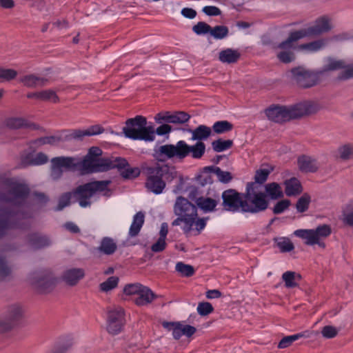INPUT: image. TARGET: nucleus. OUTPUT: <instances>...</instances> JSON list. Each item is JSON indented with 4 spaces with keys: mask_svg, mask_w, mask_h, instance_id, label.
Listing matches in <instances>:
<instances>
[{
    "mask_svg": "<svg viewBox=\"0 0 353 353\" xmlns=\"http://www.w3.org/2000/svg\"><path fill=\"white\" fill-rule=\"evenodd\" d=\"M232 125L227 121H217L213 125V130L218 134L224 133L230 131Z\"/></svg>",
    "mask_w": 353,
    "mask_h": 353,
    "instance_id": "603ef678",
    "label": "nucleus"
},
{
    "mask_svg": "<svg viewBox=\"0 0 353 353\" xmlns=\"http://www.w3.org/2000/svg\"><path fill=\"white\" fill-rule=\"evenodd\" d=\"M203 12L208 16H217L221 14V10L216 6H209L203 8Z\"/></svg>",
    "mask_w": 353,
    "mask_h": 353,
    "instance_id": "338daca9",
    "label": "nucleus"
},
{
    "mask_svg": "<svg viewBox=\"0 0 353 353\" xmlns=\"http://www.w3.org/2000/svg\"><path fill=\"white\" fill-rule=\"evenodd\" d=\"M214 173L216 175L218 179L223 183H228L232 179V176L230 172L223 171L219 168H215Z\"/></svg>",
    "mask_w": 353,
    "mask_h": 353,
    "instance_id": "bf43d9fd",
    "label": "nucleus"
},
{
    "mask_svg": "<svg viewBox=\"0 0 353 353\" xmlns=\"http://www.w3.org/2000/svg\"><path fill=\"white\" fill-rule=\"evenodd\" d=\"M24 310L19 304H12L7 307L4 320H0V332L10 330L23 317Z\"/></svg>",
    "mask_w": 353,
    "mask_h": 353,
    "instance_id": "4468645a",
    "label": "nucleus"
},
{
    "mask_svg": "<svg viewBox=\"0 0 353 353\" xmlns=\"http://www.w3.org/2000/svg\"><path fill=\"white\" fill-rule=\"evenodd\" d=\"M117 245L114 240L110 237H104L101 241L97 250L106 255L112 254L117 250Z\"/></svg>",
    "mask_w": 353,
    "mask_h": 353,
    "instance_id": "473e14b6",
    "label": "nucleus"
},
{
    "mask_svg": "<svg viewBox=\"0 0 353 353\" xmlns=\"http://www.w3.org/2000/svg\"><path fill=\"white\" fill-rule=\"evenodd\" d=\"M31 285L40 293H48L55 287L57 279L49 270L33 273L30 278Z\"/></svg>",
    "mask_w": 353,
    "mask_h": 353,
    "instance_id": "9d476101",
    "label": "nucleus"
},
{
    "mask_svg": "<svg viewBox=\"0 0 353 353\" xmlns=\"http://www.w3.org/2000/svg\"><path fill=\"white\" fill-rule=\"evenodd\" d=\"M73 196L72 192H68L63 193L59 199V203L57 207V210H61L65 207L68 206L70 204V200Z\"/></svg>",
    "mask_w": 353,
    "mask_h": 353,
    "instance_id": "6e6d98bb",
    "label": "nucleus"
},
{
    "mask_svg": "<svg viewBox=\"0 0 353 353\" xmlns=\"http://www.w3.org/2000/svg\"><path fill=\"white\" fill-rule=\"evenodd\" d=\"M6 125L10 129L26 128L30 130H37L39 128V126L36 123L23 118H9L6 119Z\"/></svg>",
    "mask_w": 353,
    "mask_h": 353,
    "instance_id": "b1692460",
    "label": "nucleus"
},
{
    "mask_svg": "<svg viewBox=\"0 0 353 353\" xmlns=\"http://www.w3.org/2000/svg\"><path fill=\"white\" fill-rule=\"evenodd\" d=\"M192 30L196 34H204L207 33H210L211 27L206 23L201 21L193 26Z\"/></svg>",
    "mask_w": 353,
    "mask_h": 353,
    "instance_id": "13d9d810",
    "label": "nucleus"
},
{
    "mask_svg": "<svg viewBox=\"0 0 353 353\" xmlns=\"http://www.w3.org/2000/svg\"><path fill=\"white\" fill-rule=\"evenodd\" d=\"M28 99H35L52 103H57L60 99L57 92L52 89L42 90L38 92H29L27 94Z\"/></svg>",
    "mask_w": 353,
    "mask_h": 353,
    "instance_id": "4be33fe9",
    "label": "nucleus"
},
{
    "mask_svg": "<svg viewBox=\"0 0 353 353\" xmlns=\"http://www.w3.org/2000/svg\"><path fill=\"white\" fill-rule=\"evenodd\" d=\"M292 74L298 83L305 88L316 85L320 80L323 71H311L303 67H298L292 70Z\"/></svg>",
    "mask_w": 353,
    "mask_h": 353,
    "instance_id": "ddd939ff",
    "label": "nucleus"
},
{
    "mask_svg": "<svg viewBox=\"0 0 353 353\" xmlns=\"http://www.w3.org/2000/svg\"><path fill=\"white\" fill-rule=\"evenodd\" d=\"M300 39H302L299 37V34L295 30L291 32L288 39L278 46L279 51L276 56L280 61L288 63L294 60L295 55L293 50H296V43Z\"/></svg>",
    "mask_w": 353,
    "mask_h": 353,
    "instance_id": "9b49d317",
    "label": "nucleus"
},
{
    "mask_svg": "<svg viewBox=\"0 0 353 353\" xmlns=\"http://www.w3.org/2000/svg\"><path fill=\"white\" fill-rule=\"evenodd\" d=\"M30 194L26 185L12 183L6 193H0V237L10 229L26 228V221L32 217L30 212L16 211L10 205H21Z\"/></svg>",
    "mask_w": 353,
    "mask_h": 353,
    "instance_id": "f257e3e1",
    "label": "nucleus"
},
{
    "mask_svg": "<svg viewBox=\"0 0 353 353\" xmlns=\"http://www.w3.org/2000/svg\"><path fill=\"white\" fill-rule=\"evenodd\" d=\"M276 245L279 250L283 252H290L294 248L293 243L287 238L279 239L276 241Z\"/></svg>",
    "mask_w": 353,
    "mask_h": 353,
    "instance_id": "864d4df0",
    "label": "nucleus"
},
{
    "mask_svg": "<svg viewBox=\"0 0 353 353\" xmlns=\"http://www.w3.org/2000/svg\"><path fill=\"white\" fill-rule=\"evenodd\" d=\"M168 233V225L167 223H163L161 225L159 231V236L157 241L152 245L151 250L154 252H160L163 251L166 248V237Z\"/></svg>",
    "mask_w": 353,
    "mask_h": 353,
    "instance_id": "cd10ccee",
    "label": "nucleus"
},
{
    "mask_svg": "<svg viewBox=\"0 0 353 353\" xmlns=\"http://www.w3.org/2000/svg\"><path fill=\"white\" fill-rule=\"evenodd\" d=\"M336 158L343 162H347L353 159V143H346L340 145L335 152Z\"/></svg>",
    "mask_w": 353,
    "mask_h": 353,
    "instance_id": "bb28decb",
    "label": "nucleus"
},
{
    "mask_svg": "<svg viewBox=\"0 0 353 353\" xmlns=\"http://www.w3.org/2000/svg\"><path fill=\"white\" fill-rule=\"evenodd\" d=\"M154 299V294L147 287L139 283L134 284V302L141 306L150 303Z\"/></svg>",
    "mask_w": 353,
    "mask_h": 353,
    "instance_id": "aec40b11",
    "label": "nucleus"
},
{
    "mask_svg": "<svg viewBox=\"0 0 353 353\" xmlns=\"http://www.w3.org/2000/svg\"><path fill=\"white\" fill-rule=\"evenodd\" d=\"M322 335L327 339H331L336 336L338 334V330L336 327L327 325L323 327L321 330Z\"/></svg>",
    "mask_w": 353,
    "mask_h": 353,
    "instance_id": "680f3d73",
    "label": "nucleus"
},
{
    "mask_svg": "<svg viewBox=\"0 0 353 353\" xmlns=\"http://www.w3.org/2000/svg\"><path fill=\"white\" fill-rule=\"evenodd\" d=\"M291 202L288 199H283L279 202H277L274 208L273 212L275 214H281L285 212L288 208L290 206Z\"/></svg>",
    "mask_w": 353,
    "mask_h": 353,
    "instance_id": "4d7b16f0",
    "label": "nucleus"
},
{
    "mask_svg": "<svg viewBox=\"0 0 353 353\" xmlns=\"http://www.w3.org/2000/svg\"><path fill=\"white\" fill-rule=\"evenodd\" d=\"M177 218L172 225L177 226L183 223L182 230L187 235H198L205 228L206 219L199 218L196 207L183 196H178L173 208Z\"/></svg>",
    "mask_w": 353,
    "mask_h": 353,
    "instance_id": "f03ea898",
    "label": "nucleus"
},
{
    "mask_svg": "<svg viewBox=\"0 0 353 353\" xmlns=\"http://www.w3.org/2000/svg\"><path fill=\"white\" fill-rule=\"evenodd\" d=\"M72 345L70 341L65 343L58 345L52 353H65Z\"/></svg>",
    "mask_w": 353,
    "mask_h": 353,
    "instance_id": "774afa93",
    "label": "nucleus"
},
{
    "mask_svg": "<svg viewBox=\"0 0 353 353\" xmlns=\"http://www.w3.org/2000/svg\"><path fill=\"white\" fill-rule=\"evenodd\" d=\"M28 245L34 250L44 248L50 245V240L45 235L32 233L28 236Z\"/></svg>",
    "mask_w": 353,
    "mask_h": 353,
    "instance_id": "393cba45",
    "label": "nucleus"
},
{
    "mask_svg": "<svg viewBox=\"0 0 353 353\" xmlns=\"http://www.w3.org/2000/svg\"><path fill=\"white\" fill-rule=\"evenodd\" d=\"M196 203L203 211L212 212L216 208L218 201L209 197L201 196L196 199Z\"/></svg>",
    "mask_w": 353,
    "mask_h": 353,
    "instance_id": "c9c22d12",
    "label": "nucleus"
},
{
    "mask_svg": "<svg viewBox=\"0 0 353 353\" xmlns=\"http://www.w3.org/2000/svg\"><path fill=\"white\" fill-rule=\"evenodd\" d=\"M196 332V328L189 325H184L179 323L174 330V338L179 339L181 336H191Z\"/></svg>",
    "mask_w": 353,
    "mask_h": 353,
    "instance_id": "f704fd0d",
    "label": "nucleus"
},
{
    "mask_svg": "<svg viewBox=\"0 0 353 353\" xmlns=\"http://www.w3.org/2000/svg\"><path fill=\"white\" fill-rule=\"evenodd\" d=\"M145 221V214L142 212H137L134 216V236L137 235L142 228Z\"/></svg>",
    "mask_w": 353,
    "mask_h": 353,
    "instance_id": "5fc2aeb1",
    "label": "nucleus"
},
{
    "mask_svg": "<svg viewBox=\"0 0 353 353\" xmlns=\"http://www.w3.org/2000/svg\"><path fill=\"white\" fill-rule=\"evenodd\" d=\"M85 133V130H74L67 135V138L68 139H81L83 137L87 136Z\"/></svg>",
    "mask_w": 353,
    "mask_h": 353,
    "instance_id": "69168bd1",
    "label": "nucleus"
},
{
    "mask_svg": "<svg viewBox=\"0 0 353 353\" xmlns=\"http://www.w3.org/2000/svg\"><path fill=\"white\" fill-rule=\"evenodd\" d=\"M192 140H204L211 134V129L205 125H200L192 131Z\"/></svg>",
    "mask_w": 353,
    "mask_h": 353,
    "instance_id": "58836bf2",
    "label": "nucleus"
},
{
    "mask_svg": "<svg viewBox=\"0 0 353 353\" xmlns=\"http://www.w3.org/2000/svg\"><path fill=\"white\" fill-rule=\"evenodd\" d=\"M110 183L109 180L95 181L79 185L72 191L73 197L81 207L86 208L90 205V199L96 192L109 191Z\"/></svg>",
    "mask_w": 353,
    "mask_h": 353,
    "instance_id": "0eeeda50",
    "label": "nucleus"
},
{
    "mask_svg": "<svg viewBox=\"0 0 353 353\" xmlns=\"http://www.w3.org/2000/svg\"><path fill=\"white\" fill-rule=\"evenodd\" d=\"M273 171V168L270 165H265L257 170L255 173L254 180L256 185L264 183L269 174Z\"/></svg>",
    "mask_w": 353,
    "mask_h": 353,
    "instance_id": "4c0bfd02",
    "label": "nucleus"
},
{
    "mask_svg": "<svg viewBox=\"0 0 353 353\" xmlns=\"http://www.w3.org/2000/svg\"><path fill=\"white\" fill-rule=\"evenodd\" d=\"M331 228L328 225H321L315 229H299L294 232V235L304 240L308 245H318L325 248L323 239L327 237L331 234Z\"/></svg>",
    "mask_w": 353,
    "mask_h": 353,
    "instance_id": "6e6552de",
    "label": "nucleus"
},
{
    "mask_svg": "<svg viewBox=\"0 0 353 353\" xmlns=\"http://www.w3.org/2000/svg\"><path fill=\"white\" fill-rule=\"evenodd\" d=\"M333 26L331 19L327 17L317 19L313 25L296 30L301 39L317 36L329 32Z\"/></svg>",
    "mask_w": 353,
    "mask_h": 353,
    "instance_id": "f8f14e48",
    "label": "nucleus"
},
{
    "mask_svg": "<svg viewBox=\"0 0 353 353\" xmlns=\"http://www.w3.org/2000/svg\"><path fill=\"white\" fill-rule=\"evenodd\" d=\"M223 206L225 210L232 212L242 211L243 199L236 190L230 189L222 194Z\"/></svg>",
    "mask_w": 353,
    "mask_h": 353,
    "instance_id": "dca6fc26",
    "label": "nucleus"
},
{
    "mask_svg": "<svg viewBox=\"0 0 353 353\" xmlns=\"http://www.w3.org/2000/svg\"><path fill=\"white\" fill-rule=\"evenodd\" d=\"M228 28L224 26H216L214 28H211L210 34L216 39H222L225 38L228 34Z\"/></svg>",
    "mask_w": 353,
    "mask_h": 353,
    "instance_id": "8fccbe9b",
    "label": "nucleus"
},
{
    "mask_svg": "<svg viewBox=\"0 0 353 353\" xmlns=\"http://www.w3.org/2000/svg\"><path fill=\"white\" fill-rule=\"evenodd\" d=\"M134 139L152 141L154 139V130L146 126L145 119L139 116L134 118Z\"/></svg>",
    "mask_w": 353,
    "mask_h": 353,
    "instance_id": "f3484780",
    "label": "nucleus"
},
{
    "mask_svg": "<svg viewBox=\"0 0 353 353\" xmlns=\"http://www.w3.org/2000/svg\"><path fill=\"white\" fill-rule=\"evenodd\" d=\"M176 175V171L174 168L165 164H158L150 169L146 188L156 194H161L165 187V181H172Z\"/></svg>",
    "mask_w": 353,
    "mask_h": 353,
    "instance_id": "39448f33",
    "label": "nucleus"
},
{
    "mask_svg": "<svg viewBox=\"0 0 353 353\" xmlns=\"http://www.w3.org/2000/svg\"><path fill=\"white\" fill-rule=\"evenodd\" d=\"M310 112H265L268 119L275 123H285L309 116Z\"/></svg>",
    "mask_w": 353,
    "mask_h": 353,
    "instance_id": "a211bd4d",
    "label": "nucleus"
},
{
    "mask_svg": "<svg viewBox=\"0 0 353 353\" xmlns=\"http://www.w3.org/2000/svg\"><path fill=\"white\" fill-rule=\"evenodd\" d=\"M190 115L185 112H174V114L166 117L165 121L172 123H183L188 121Z\"/></svg>",
    "mask_w": 353,
    "mask_h": 353,
    "instance_id": "ea45409f",
    "label": "nucleus"
},
{
    "mask_svg": "<svg viewBox=\"0 0 353 353\" xmlns=\"http://www.w3.org/2000/svg\"><path fill=\"white\" fill-rule=\"evenodd\" d=\"M343 221L353 225V201H350L343 209Z\"/></svg>",
    "mask_w": 353,
    "mask_h": 353,
    "instance_id": "a18cd8bd",
    "label": "nucleus"
},
{
    "mask_svg": "<svg viewBox=\"0 0 353 353\" xmlns=\"http://www.w3.org/2000/svg\"><path fill=\"white\" fill-rule=\"evenodd\" d=\"M19 82L28 88H42L50 83V79L36 73H26L19 78Z\"/></svg>",
    "mask_w": 353,
    "mask_h": 353,
    "instance_id": "6ab92c4d",
    "label": "nucleus"
},
{
    "mask_svg": "<svg viewBox=\"0 0 353 353\" xmlns=\"http://www.w3.org/2000/svg\"><path fill=\"white\" fill-rule=\"evenodd\" d=\"M119 277L110 276L105 281L100 283L99 290L103 292H108L114 288H116L119 283Z\"/></svg>",
    "mask_w": 353,
    "mask_h": 353,
    "instance_id": "79ce46f5",
    "label": "nucleus"
},
{
    "mask_svg": "<svg viewBox=\"0 0 353 353\" xmlns=\"http://www.w3.org/2000/svg\"><path fill=\"white\" fill-rule=\"evenodd\" d=\"M76 159L70 157H58L51 159L50 176L54 180L60 179L63 169L72 170L78 167Z\"/></svg>",
    "mask_w": 353,
    "mask_h": 353,
    "instance_id": "2eb2a0df",
    "label": "nucleus"
},
{
    "mask_svg": "<svg viewBox=\"0 0 353 353\" xmlns=\"http://www.w3.org/2000/svg\"><path fill=\"white\" fill-rule=\"evenodd\" d=\"M205 151V145L201 141L197 142L194 145H189L184 141H179L176 145L167 144L160 146L156 150L155 155L160 161L172 158L183 159L190 154L194 159H200Z\"/></svg>",
    "mask_w": 353,
    "mask_h": 353,
    "instance_id": "20e7f679",
    "label": "nucleus"
},
{
    "mask_svg": "<svg viewBox=\"0 0 353 353\" xmlns=\"http://www.w3.org/2000/svg\"><path fill=\"white\" fill-rule=\"evenodd\" d=\"M176 270L183 276H190L194 272V268L192 265L179 262L176 264Z\"/></svg>",
    "mask_w": 353,
    "mask_h": 353,
    "instance_id": "3c124183",
    "label": "nucleus"
},
{
    "mask_svg": "<svg viewBox=\"0 0 353 353\" xmlns=\"http://www.w3.org/2000/svg\"><path fill=\"white\" fill-rule=\"evenodd\" d=\"M304 333H299L294 335L287 336L283 338L278 345V347L283 349L289 347L295 341L305 336Z\"/></svg>",
    "mask_w": 353,
    "mask_h": 353,
    "instance_id": "de8ad7c7",
    "label": "nucleus"
},
{
    "mask_svg": "<svg viewBox=\"0 0 353 353\" xmlns=\"http://www.w3.org/2000/svg\"><path fill=\"white\" fill-rule=\"evenodd\" d=\"M125 314L123 307L114 305L107 308L106 330L115 336L121 333L125 325Z\"/></svg>",
    "mask_w": 353,
    "mask_h": 353,
    "instance_id": "1a4fd4ad",
    "label": "nucleus"
},
{
    "mask_svg": "<svg viewBox=\"0 0 353 353\" xmlns=\"http://www.w3.org/2000/svg\"><path fill=\"white\" fill-rule=\"evenodd\" d=\"M85 131L87 136H93L103 133L104 129L99 125H94L88 128Z\"/></svg>",
    "mask_w": 353,
    "mask_h": 353,
    "instance_id": "0e129e2a",
    "label": "nucleus"
},
{
    "mask_svg": "<svg viewBox=\"0 0 353 353\" xmlns=\"http://www.w3.org/2000/svg\"><path fill=\"white\" fill-rule=\"evenodd\" d=\"M212 145L215 152H221L230 148L232 145V141L218 139L213 141Z\"/></svg>",
    "mask_w": 353,
    "mask_h": 353,
    "instance_id": "09e8293b",
    "label": "nucleus"
},
{
    "mask_svg": "<svg viewBox=\"0 0 353 353\" xmlns=\"http://www.w3.org/2000/svg\"><path fill=\"white\" fill-rule=\"evenodd\" d=\"M132 296V284L128 283L127 284L123 290V292L119 294V296L121 300L123 301H128L131 299V296Z\"/></svg>",
    "mask_w": 353,
    "mask_h": 353,
    "instance_id": "e2e57ef3",
    "label": "nucleus"
},
{
    "mask_svg": "<svg viewBox=\"0 0 353 353\" xmlns=\"http://www.w3.org/2000/svg\"><path fill=\"white\" fill-rule=\"evenodd\" d=\"M213 311L212 305L208 302L200 303L197 307V312L201 316L209 314Z\"/></svg>",
    "mask_w": 353,
    "mask_h": 353,
    "instance_id": "052dcab7",
    "label": "nucleus"
},
{
    "mask_svg": "<svg viewBox=\"0 0 353 353\" xmlns=\"http://www.w3.org/2000/svg\"><path fill=\"white\" fill-rule=\"evenodd\" d=\"M85 276V270L83 268H70L65 270L62 275L61 280L69 286H75Z\"/></svg>",
    "mask_w": 353,
    "mask_h": 353,
    "instance_id": "412c9836",
    "label": "nucleus"
},
{
    "mask_svg": "<svg viewBox=\"0 0 353 353\" xmlns=\"http://www.w3.org/2000/svg\"><path fill=\"white\" fill-rule=\"evenodd\" d=\"M268 206V201L266 196L259 190V185L255 183H248L242 205V212L258 213L266 210Z\"/></svg>",
    "mask_w": 353,
    "mask_h": 353,
    "instance_id": "423d86ee",
    "label": "nucleus"
},
{
    "mask_svg": "<svg viewBox=\"0 0 353 353\" xmlns=\"http://www.w3.org/2000/svg\"><path fill=\"white\" fill-rule=\"evenodd\" d=\"M301 275L295 272L287 271L282 275V279L288 288H295L299 285L301 280Z\"/></svg>",
    "mask_w": 353,
    "mask_h": 353,
    "instance_id": "72a5a7b5",
    "label": "nucleus"
},
{
    "mask_svg": "<svg viewBox=\"0 0 353 353\" xmlns=\"http://www.w3.org/2000/svg\"><path fill=\"white\" fill-rule=\"evenodd\" d=\"M311 202V196L308 194H303L296 203V209L298 212L303 213L306 212Z\"/></svg>",
    "mask_w": 353,
    "mask_h": 353,
    "instance_id": "37998d69",
    "label": "nucleus"
},
{
    "mask_svg": "<svg viewBox=\"0 0 353 353\" xmlns=\"http://www.w3.org/2000/svg\"><path fill=\"white\" fill-rule=\"evenodd\" d=\"M265 190L268 195L272 199L283 197V193L281 185L275 182L265 185Z\"/></svg>",
    "mask_w": 353,
    "mask_h": 353,
    "instance_id": "e433bc0d",
    "label": "nucleus"
},
{
    "mask_svg": "<svg viewBox=\"0 0 353 353\" xmlns=\"http://www.w3.org/2000/svg\"><path fill=\"white\" fill-rule=\"evenodd\" d=\"M12 274V269L8 265L6 256L0 252V281L5 280Z\"/></svg>",
    "mask_w": 353,
    "mask_h": 353,
    "instance_id": "a19ab883",
    "label": "nucleus"
},
{
    "mask_svg": "<svg viewBox=\"0 0 353 353\" xmlns=\"http://www.w3.org/2000/svg\"><path fill=\"white\" fill-rule=\"evenodd\" d=\"M48 161V156L43 152H39L32 157L30 155L26 156L22 160L23 166L28 165H39L46 163Z\"/></svg>",
    "mask_w": 353,
    "mask_h": 353,
    "instance_id": "2f4dec72",
    "label": "nucleus"
},
{
    "mask_svg": "<svg viewBox=\"0 0 353 353\" xmlns=\"http://www.w3.org/2000/svg\"><path fill=\"white\" fill-rule=\"evenodd\" d=\"M285 192L288 196H296L302 192L300 181L296 178H291L285 181Z\"/></svg>",
    "mask_w": 353,
    "mask_h": 353,
    "instance_id": "7c9ffc66",
    "label": "nucleus"
},
{
    "mask_svg": "<svg viewBox=\"0 0 353 353\" xmlns=\"http://www.w3.org/2000/svg\"><path fill=\"white\" fill-rule=\"evenodd\" d=\"M298 166L301 171L308 172H315L318 169L319 164L314 159L302 156L298 159Z\"/></svg>",
    "mask_w": 353,
    "mask_h": 353,
    "instance_id": "c756f323",
    "label": "nucleus"
},
{
    "mask_svg": "<svg viewBox=\"0 0 353 353\" xmlns=\"http://www.w3.org/2000/svg\"><path fill=\"white\" fill-rule=\"evenodd\" d=\"M241 53L238 50L227 48L221 50L219 54V59L224 63H236L240 58Z\"/></svg>",
    "mask_w": 353,
    "mask_h": 353,
    "instance_id": "c85d7f7f",
    "label": "nucleus"
},
{
    "mask_svg": "<svg viewBox=\"0 0 353 353\" xmlns=\"http://www.w3.org/2000/svg\"><path fill=\"white\" fill-rule=\"evenodd\" d=\"M80 165L84 174L106 172L117 168L124 179H130L132 174V168L121 157L92 158L85 156Z\"/></svg>",
    "mask_w": 353,
    "mask_h": 353,
    "instance_id": "7ed1b4c3",
    "label": "nucleus"
},
{
    "mask_svg": "<svg viewBox=\"0 0 353 353\" xmlns=\"http://www.w3.org/2000/svg\"><path fill=\"white\" fill-rule=\"evenodd\" d=\"M327 40L325 39H318L310 43L296 45V50L304 53H313L324 48Z\"/></svg>",
    "mask_w": 353,
    "mask_h": 353,
    "instance_id": "a878e982",
    "label": "nucleus"
},
{
    "mask_svg": "<svg viewBox=\"0 0 353 353\" xmlns=\"http://www.w3.org/2000/svg\"><path fill=\"white\" fill-rule=\"evenodd\" d=\"M345 66V62L341 60H336L334 59H330L327 60V63L324 65L322 70L323 74L327 71L336 70L341 68H344Z\"/></svg>",
    "mask_w": 353,
    "mask_h": 353,
    "instance_id": "c03bdc74",
    "label": "nucleus"
},
{
    "mask_svg": "<svg viewBox=\"0 0 353 353\" xmlns=\"http://www.w3.org/2000/svg\"><path fill=\"white\" fill-rule=\"evenodd\" d=\"M316 108H318L316 103L307 101L299 103L290 108H288L281 104H272L269 106L268 110H310Z\"/></svg>",
    "mask_w": 353,
    "mask_h": 353,
    "instance_id": "5701e85b",
    "label": "nucleus"
},
{
    "mask_svg": "<svg viewBox=\"0 0 353 353\" xmlns=\"http://www.w3.org/2000/svg\"><path fill=\"white\" fill-rule=\"evenodd\" d=\"M17 74V71L14 69L0 68V82L12 81Z\"/></svg>",
    "mask_w": 353,
    "mask_h": 353,
    "instance_id": "49530a36",
    "label": "nucleus"
}]
</instances>
